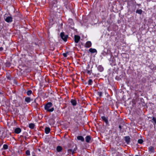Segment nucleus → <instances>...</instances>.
<instances>
[{"label":"nucleus","mask_w":156,"mask_h":156,"mask_svg":"<svg viewBox=\"0 0 156 156\" xmlns=\"http://www.w3.org/2000/svg\"><path fill=\"white\" fill-rule=\"evenodd\" d=\"M52 106V104L51 102H48L45 106V109L48 112H52L54 111V108H52L50 109V108Z\"/></svg>","instance_id":"obj_1"},{"label":"nucleus","mask_w":156,"mask_h":156,"mask_svg":"<svg viewBox=\"0 0 156 156\" xmlns=\"http://www.w3.org/2000/svg\"><path fill=\"white\" fill-rule=\"evenodd\" d=\"M5 20L7 23H11L12 21V18L11 16H9L8 14H5L4 16Z\"/></svg>","instance_id":"obj_2"},{"label":"nucleus","mask_w":156,"mask_h":156,"mask_svg":"<svg viewBox=\"0 0 156 156\" xmlns=\"http://www.w3.org/2000/svg\"><path fill=\"white\" fill-rule=\"evenodd\" d=\"M77 149V146H76L75 147L73 150L69 149L67 151L69 154H71L72 153V154H73L76 153Z\"/></svg>","instance_id":"obj_3"},{"label":"nucleus","mask_w":156,"mask_h":156,"mask_svg":"<svg viewBox=\"0 0 156 156\" xmlns=\"http://www.w3.org/2000/svg\"><path fill=\"white\" fill-rule=\"evenodd\" d=\"M60 36L61 38L65 41H67L68 36L67 35H65L64 32H61L60 34Z\"/></svg>","instance_id":"obj_4"},{"label":"nucleus","mask_w":156,"mask_h":156,"mask_svg":"<svg viewBox=\"0 0 156 156\" xmlns=\"http://www.w3.org/2000/svg\"><path fill=\"white\" fill-rule=\"evenodd\" d=\"M74 38H75V40H74L75 42L76 43H78L80 40V37L78 35H75Z\"/></svg>","instance_id":"obj_5"},{"label":"nucleus","mask_w":156,"mask_h":156,"mask_svg":"<svg viewBox=\"0 0 156 156\" xmlns=\"http://www.w3.org/2000/svg\"><path fill=\"white\" fill-rule=\"evenodd\" d=\"M91 43L90 41H87L85 44L84 46L86 48H89L91 46Z\"/></svg>","instance_id":"obj_6"},{"label":"nucleus","mask_w":156,"mask_h":156,"mask_svg":"<svg viewBox=\"0 0 156 156\" xmlns=\"http://www.w3.org/2000/svg\"><path fill=\"white\" fill-rule=\"evenodd\" d=\"M21 129L19 127L16 128L14 130V132L16 134H19L21 132Z\"/></svg>","instance_id":"obj_7"},{"label":"nucleus","mask_w":156,"mask_h":156,"mask_svg":"<svg viewBox=\"0 0 156 156\" xmlns=\"http://www.w3.org/2000/svg\"><path fill=\"white\" fill-rule=\"evenodd\" d=\"M148 151L150 153H154V148L151 146L148 148Z\"/></svg>","instance_id":"obj_8"},{"label":"nucleus","mask_w":156,"mask_h":156,"mask_svg":"<svg viewBox=\"0 0 156 156\" xmlns=\"http://www.w3.org/2000/svg\"><path fill=\"white\" fill-rule=\"evenodd\" d=\"M85 139L86 142L87 143H89L91 140V137L90 136H87L85 137Z\"/></svg>","instance_id":"obj_9"},{"label":"nucleus","mask_w":156,"mask_h":156,"mask_svg":"<svg viewBox=\"0 0 156 156\" xmlns=\"http://www.w3.org/2000/svg\"><path fill=\"white\" fill-rule=\"evenodd\" d=\"M101 118L103 121H104L106 124L108 123V121L107 117H106L105 116H101Z\"/></svg>","instance_id":"obj_10"},{"label":"nucleus","mask_w":156,"mask_h":156,"mask_svg":"<svg viewBox=\"0 0 156 156\" xmlns=\"http://www.w3.org/2000/svg\"><path fill=\"white\" fill-rule=\"evenodd\" d=\"M62 148L61 146H58L57 147L56 150L58 152H60L62 150Z\"/></svg>","instance_id":"obj_11"},{"label":"nucleus","mask_w":156,"mask_h":156,"mask_svg":"<svg viewBox=\"0 0 156 156\" xmlns=\"http://www.w3.org/2000/svg\"><path fill=\"white\" fill-rule=\"evenodd\" d=\"M77 139L79 140H80L82 142L84 141V138L82 136H78L77 137Z\"/></svg>","instance_id":"obj_12"},{"label":"nucleus","mask_w":156,"mask_h":156,"mask_svg":"<svg viewBox=\"0 0 156 156\" xmlns=\"http://www.w3.org/2000/svg\"><path fill=\"white\" fill-rule=\"evenodd\" d=\"M70 102L73 106H76V101L75 100L72 99Z\"/></svg>","instance_id":"obj_13"},{"label":"nucleus","mask_w":156,"mask_h":156,"mask_svg":"<svg viewBox=\"0 0 156 156\" xmlns=\"http://www.w3.org/2000/svg\"><path fill=\"white\" fill-rule=\"evenodd\" d=\"M50 131V129L49 127H46L45 129V132L46 134H48Z\"/></svg>","instance_id":"obj_14"},{"label":"nucleus","mask_w":156,"mask_h":156,"mask_svg":"<svg viewBox=\"0 0 156 156\" xmlns=\"http://www.w3.org/2000/svg\"><path fill=\"white\" fill-rule=\"evenodd\" d=\"M125 139L126 142L127 143H129L130 141V138L129 136H126L125 137Z\"/></svg>","instance_id":"obj_15"},{"label":"nucleus","mask_w":156,"mask_h":156,"mask_svg":"<svg viewBox=\"0 0 156 156\" xmlns=\"http://www.w3.org/2000/svg\"><path fill=\"white\" fill-rule=\"evenodd\" d=\"M89 51L92 53H94L95 52H96L97 51L95 49H93L92 48H90L89 49Z\"/></svg>","instance_id":"obj_16"},{"label":"nucleus","mask_w":156,"mask_h":156,"mask_svg":"<svg viewBox=\"0 0 156 156\" xmlns=\"http://www.w3.org/2000/svg\"><path fill=\"white\" fill-rule=\"evenodd\" d=\"M98 70L100 72H101L103 71L104 70L103 67L101 66H98Z\"/></svg>","instance_id":"obj_17"},{"label":"nucleus","mask_w":156,"mask_h":156,"mask_svg":"<svg viewBox=\"0 0 156 156\" xmlns=\"http://www.w3.org/2000/svg\"><path fill=\"white\" fill-rule=\"evenodd\" d=\"M25 101L27 103H29L31 101V99L29 97H27L25 98Z\"/></svg>","instance_id":"obj_18"},{"label":"nucleus","mask_w":156,"mask_h":156,"mask_svg":"<svg viewBox=\"0 0 156 156\" xmlns=\"http://www.w3.org/2000/svg\"><path fill=\"white\" fill-rule=\"evenodd\" d=\"M29 127L31 129H33L34 127V125L33 123H30L29 125Z\"/></svg>","instance_id":"obj_19"},{"label":"nucleus","mask_w":156,"mask_h":156,"mask_svg":"<svg viewBox=\"0 0 156 156\" xmlns=\"http://www.w3.org/2000/svg\"><path fill=\"white\" fill-rule=\"evenodd\" d=\"M142 11L141 9L137 10L136 11V13H138L139 14H141L142 13Z\"/></svg>","instance_id":"obj_20"},{"label":"nucleus","mask_w":156,"mask_h":156,"mask_svg":"<svg viewBox=\"0 0 156 156\" xmlns=\"http://www.w3.org/2000/svg\"><path fill=\"white\" fill-rule=\"evenodd\" d=\"M93 83V81L91 79H90L88 81V84L89 85H91Z\"/></svg>","instance_id":"obj_21"},{"label":"nucleus","mask_w":156,"mask_h":156,"mask_svg":"<svg viewBox=\"0 0 156 156\" xmlns=\"http://www.w3.org/2000/svg\"><path fill=\"white\" fill-rule=\"evenodd\" d=\"M8 148V146L6 144H5L3 146V148L4 149L6 150Z\"/></svg>","instance_id":"obj_22"},{"label":"nucleus","mask_w":156,"mask_h":156,"mask_svg":"<svg viewBox=\"0 0 156 156\" xmlns=\"http://www.w3.org/2000/svg\"><path fill=\"white\" fill-rule=\"evenodd\" d=\"M32 93V91L31 90H28L27 92V94L28 95H30Z\"/></svg>","instance_id":"obj_23"},{"label":"nucleus","mask_w":156,"mask_h":156,"mask_svg":"<svg viewBox=\"0 0 156 156\" xmlns=\"http://www.w3.org/2000/svg\"><path fill=\"white\" fill-rule=\"evenodd\" d=\"M138 143L140 144H142L143 142V140L141 139H140L138 140Z\"/></svg>","instance_id":"obj_24"},{"label":"nucleus","mask_w":156,"mask_h":156,"mask_svg":"<svg viewBox=\"0 0 156 156\" xmlns=\"http://www.w3.org/2000/svg\"><path fill=\"white\" fill-rule=\"evenodd\" d=\"M26 154L27 155H28V156H29L30 155V151L29 150H27L26 151Z\"/></svg>","instance_id":"obj_25"},{"label":"nucleus","mask_w":156,"mask_h":156,"mask_svg":"<svg viewBox=\"0 0 156 156\" xmlns=\"http://www.w3.org/2000/svg\"><path fill=\"white\" fill-rule=\"evenodd\" d=\"M91 72H92V71L91 70H87L86 71V73L89 74V75H90L91 74Z\"/></svg>","instance_id":"obj_26"},{"label":"nucleus","mask_w":156,"mask_h":156,"mask_svg":"<svg viewBox=\"0 0 156 156\" xmlns=\"http://www.w3.org/2000/svg\"><path fill=\"white\" fill-rule=\"evenodd\" d=\"M152 120L155 122V124H156V119L154 117L152 118Z\"/></svg>","instance_id":"obj_27"},{"label":"nucleus","mask_w":156,"mask_h":156,"mask_svg":"<svg viewBox=\"0 0 156 156\" xmlns=\"http://www.w3.org/2000/svg\"><path fill=\"white\" fill-rule=\"evenodd\" d=\"M102 94V93L101 92H98V94L100 97L101 96Z\"/></svg>","instance_id":"obj_28"},{"label":"nucleus","mask_w":156,"mask_h":156,"mask_svg":"<svg viewBox=\"0 0 156 156\" xmlns=\"http://www.w3.org/2000/svg\"><path fill=\"white\" fill-rule=\"evenodd\" d=\"M68 53H64L63 54V56L64 57H66L67 56V54H68Z\"/></svg>","instance_id":"obj_29"},{"label":"nucleus","mask_w":156,"mask_h":156,"mask_svg":"<svg viewBox=\"0 0 156 156\" xmlns=\"http://www.w3.org/2000/svg\"><path fill=\"white\" fill-rule=\"evenodd\" d=\"M53 2L54 4H56L57 2V0H54L53 1Z\"/></svg>","instance_id":"obj_30"},{"label":"nucleus","mask_w":156,"mask_h":156,"mask_svg":"<svg viewBox=\"0 0 156 156\" xmlns=\"http://www.w3.org/2000/svg\"><path fill=\"white\" fill-rule=\"evenodd\" d=\"M32 155L33 156H35V153L34 152H32Z\"/></svg>","instance_id":"obj_31"},{"label":"nucleus","mask_w":156,"mask_h":156,"mask_svg":"<svg viewBox=\"0 0 156 156\" xmlns=\"http://www.w3.org/2000/svg\"><path fill=\"white\" fill-rule=\"evenodd\" d=\"M69 21H70L71 22H73V20L72 19H69Z\"/></svg>","instance_id":"obj_32"},{"label":"nucleus","mask_w":156,"mask_h":156,"mask_svg":"<svg viewBox=\"0 0 156 156\" xmlns=\"http://www.w3.org/2000/svg\"><path fill=\"white\" fill-rule=\"evenodd\" d=\"M2 49V48H0V50H1Z\"/></svg>","instance_id":"obj_33"},{"label":"nucleus","mask_w":156,"mask_h":156,"mask_svg":"<svg viewBox=\"0 0 156 156\" xmlns=\"http://www.w3.org/2000/svg\"><path fill=\"white\" fill-rule=\"evenodd\" d=\"M135 156H139L138 155H136Z\"/></svg>","instance_id":"obj_34"}]
</instances>
